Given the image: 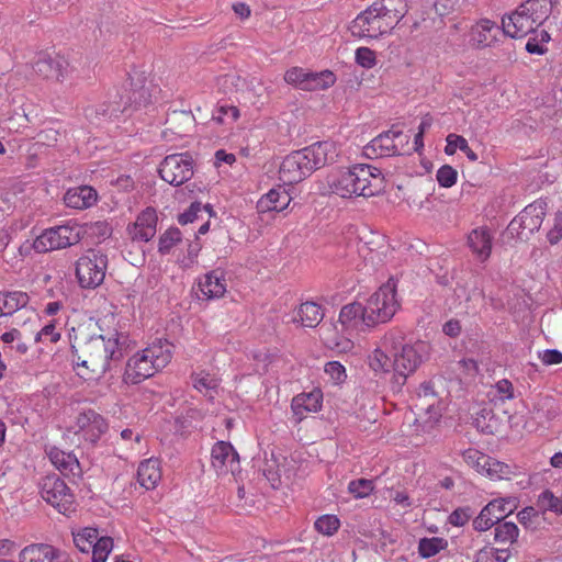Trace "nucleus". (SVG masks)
Segmentation results:
<instances>
[{
    "mask_svg": "<svg viewBox=\"0 0 562 562\" xmlns=\"http://www.w3.org/2000/svg\"><path fill=\"white\" fill-rule=\"evenodd\" d=\"M385 187L382 171L368 164H356L330 170L319 182V193L341 199L371 198Z\"/></svg>",
    "mask_w": 562,
    "mask_h": 562,
    "instance_id": "f257e3e1",
    "label": "nucleus"
},
{
    "mask_svg": "<svg viewBox=\"0 0 562 562\" xmlns=\"http://www.w3.org/2000/svg\"><path fill=\"white\" fill-rule=\"evenodd\" d=\"M338 148L334 142H317L303 149L292 151L282 160L279 179L283 184H295L325 165L335 162Z\"/></svg>",
    "mask_w": 562,
    "mask_h": 562,
    "instance_id": "f03ea898",
    "label": "nucleus"
},
{
    "mask_svg": "<svg viewBox=\"0 0 562 562\" xmlns=\"http://www.w3.org/2000/svg\"><path fill=\"white\" fill-rule=\"evenodd\" d=\"M552 12L550 0H526L510 14L503 16V32L512 38L533 33Z\"/></svg>",
    "mask_w": 562,
    "mask_h": 562,
    "instance_id": "7ed1b4c3",
    "label": "nucleus"
},
{
    "mask_svg": "<svg viewBox=\"0 0 562 562\" xmlns=\"http://www.w3.org/2000/svg\"><path fill=\"white\" fill-rule=\"evenodd\" d=\"M366 326L374 327L392 319L400 307L396 282L389 279L367 301Z\"/></svg>",
    "mask_w": 562,
    "mask_h": 562,
    "instance_id": "20e7f679",
    "label": "nucleus"
},
{
    "mask_svg": "<svg viewBox=\"0 0 562 562\" xmlns=\"http://www.w3.org/2000/svg\"><path fill=\"white\" fill-rule=\"evenodd\" d=\"M368 361L370 368L376 373L394 372L398 386L405 383L406 378L420 363L418 353H370Z\"/></svg>",
    "mask_w": 562,
    "mask_h": 562,
    "instance_id": "39448f33",
    "label": "nucleus"
},
{
    "mask_svg": "<svg viewBox=\"0 0 562 562\" xmlns=\"http://www.w3.org/2000/svg\"><path fill=\"white\" fill-rule=\"evenodd\" d=\"M396 24L371 4L360 12L351 22L350 32L359 38L379 40L391 33Z\"/></svg>",
    "mask_w": 562,
    "mask_h": 562,
    "instance_id": "423d86ee",
    "label": "nucleus"
},
{
    "mask_svg": "<svg viewBox=\"0 0 562 562\" xmlns=\"http://www.w3.org/2000/svg\"><path fill=\"white\" fill-rule=\"evenodd\" d=\"M171 360V353H134L126 363L123 381L138 384L165 368Z\"/></svg>",
    "mask_w": 562,
    "mask_h": 562,
    "instance_id": "0eeeda50",
    "label": "nucleus"
},
{
    "mask_svg": "<svg viewBox=\"0 0 562 562\" xmlns=\"http://www.w3.org/2000/svg\"><path fill=\"white\" fill-rule=\"evenodd\" d=\"M106 257L94 250L87 251L76 265V277L83 289L98 288L105 278Z\"/></svg>",
    "mask_w": 562,
    "mask_h": 562,
    "instance_id": "6e6552de",
    "label": "nucleus"
},
{
    "mask_svg": "<svg viewBox=\"0 0 562 562\" xmlns=\"http://www.w3.org/2000/svg\"><path fill=\"white\" fill-rule=\"evenodd\" d=\"M194 161L189 153L171 154L164 158L158 168L160 178L175 187L193 177Z\"/></svg>",
    "mask_w": 562,
    "mask_h": 562,
    "instance_id": "1a4fd4ad",
    "label": "nucleus"
},
{
    "mask_svg": "<svg viewBox=\"0 0 562 562\" xmlns=\"http://www.w3.org/2000/svg\"><path fill=\"white\" fill-rule=\"evenodd\" d=\"M548 204L544 200H536L528 204L509 224L512 233H516L520 239L528 238L538 232L546 217Z\"/></svg>",
    "mask_w": 562,
    "mask_h": 562,
    "instance_id": "9d476101",
    "label": "nucleus"
},
{
    "mask_svg": "<svg viewBox=\"0 0 562 562\" xmlns=\"http://www.w3.org/2000/svg\"><path fill=\"white\" fill-rule=\"evenodd\" d=\"M323 346L331 351H351L361 348V337L336 323H324L318 330Z\"/></svg>",
    "mask_w": 562,
    "mask_h": 562,
    "instance_id": "9b49d317",
    "label": "nucleus"
},
{
    "mask_svg": "<svg viewBox=\"0 0 562 562\" xmlns=\"http://www.w3.org/2000/svg\"><path fill=\"white\" fill-rule=\"evenodd\" d=\"M507 36L495 21L483 18L469 30V45L474 49H486L498 45Z\"/></svg>",
    "mask_w": 562,
    "mask_h": 562,
    "instance_id": "f8f14e48",
    "label": "nucleus"
},
{
    "mask_svg": "<svg viewBox=\"0 0 562 562\" xmlns=\"http://www.w3.org/2000/svg\"><path fill=\"white\" fill-rule=\"evenodd\" d=\"M109 425L103 416L89 409L76 417L72 431L79 440L95 443L106 431Z\"/></svg>",
    "mask_w": 562,
    "mask_h": 562,
    "instance_id": "ddd939ff",
    "label": "nucleus"
},
{
    "mask_svg": "<svg viewBox=\"0 0 562 562\" xmlns=\"http://www.w3.org/2000/svg\"><path fill=\"white\" fill-rule=\"evenodd\" d=\"M43 499L59 514L68 516L70 509V490L65 480L56 475H47L42 484Z\"/></svg>",
    "mask_w": 562,
    "mask_h": 562,
    "instance_id": "4468645a",
    "label": "nucleus"
},
{
    "mask_svg": "<svg viewBox=\"0 0 562 562\" xmlns=\"http://www.w3.org/2000/svg\"><path fill=\"white\" fill-rule=\"evenodd\" d=\"M211 465L217 475H235L239 471V456L228 441H217L211 450Z\"/></svg>",
    "mask_w": 562,
    "mask_h": 562,
    "instance_id": "2eb2a0df",
    "label": "nucleus"
},
{
    "mask_svg": "<svg viewBox=\"0 0 562 562\" xmlns=\"http://www.w3.org/2000/svg\"><path fill=\"white\" fill-rule=\"evenodd\" d=\"M157 222L156 210L148 206L136 216L134 223L127 226V235L133 241L147 243L156 235Z\"/></svg>",
    "mask_w": 562,
    "mask_h": 562,
    "instance_id": "dca6fc26",
    "label": "nucleus"
},
{
    "mask_svg": "<svg viewBox=\"0 0 562 562\" xmlns=\"http://www.w3.org/2000/svg\"><path fill=\"white\" fill-rule=\"evenodd\" d=\"M32 246L37 252H47L70 246V226L59 225L45 229L35 238Z\"/></svg>",
    "mask_w": 562,
    "mask_h": 562,
    "instance_id": "f3484780",
    "label": "nucleus"
},
{
    "mask_svg": "<svg viewBox=\"0 0 562 562\" xmlns=\"http://www.w3.org/2000/svg\"><path fill=\"white\" fill-rule=\"evenodd\" d=\"M68 555L47 543H32L19 553V562H67Z\"/></svg>",
    "mask_w": 562,
    "mask_h": 562,
    "instance_id": "a211bd4d",
    "label": "nucleus"
},
{
    "mask_svg": "<svg viewBox=\"0 0 562 562\" xmlns=\"http://www.w3.org/2000/svg\"><path fill=\"white\" fill-rule=\"evenodd\" d=\"M198 288L200 299L209 301L223 297L227 291L225 271L217 268L204 273L198 279Z\"/></svg>",
    "mask_w": 562,
    "mask_h": 562,
    "instance_id": "6ab92c4d",
    "label": "nucleus"
},
{
    "mask_svg": "<svg viewBox=\"0 0 562 562\" xmlns=\"http://www.w3.org/2000/svg\"><path fill=\"white\" fill-rule=\"evenodd\" d=\"M323 405V392L314 389L295 395L291 401V411L296 423H301L311 413H317Z\"/></svg>",
    "mask_w": 562,
    "mask_h": 562,
    "instance_id": "aec40b11",
    "label": "nucleus"
},
{
    "mask_svg": "<svg viewBox=\"0 0 562 562\" xmlns=\"http://www.w3.org/2000/svg\"><path fill=\"white\" fill-rule=\"evenodd\" d=\"M292 201L290 193L278 186L262 194L256 203L258 214L281 213L286 210Z\"/></svg>",
    "mask_w": 562,
    "mask_h": 562,
    "instance_id": "412c9836",
    "label": "nucleus"
},
{
    "mask_svg": "<svg viewBox=\"0 0 562 562\" xmlns=\"http://www.w3.org/2000/svg\"><path fill=\"white\" fill-rule=\"evenodd\" d=\"M468 245L479 260L485 261L492 252L493 236L487 227H476L468 235Z\"/></svg>",
    "mask_w": 562,
    "mask_h": 562,
    "instance_id": "4be33fe9",
    "label": "nucleus"
},
{
    "mask_svg": "<svg viewBox=\"0 0 562 562\" xmlns=\"http://www.w3.org/2000/svg\"><path fill=\"white\" fill-rule=\"evenodd\" d=\"M162 477L160 461L156 458L143 460L137 468V482L147 491L155 490Z\"/></svg>",
    "mask_w": 562,
    "mask_h": 562,
    "instance_id": "5701e85b",
    "label": "nucleus"
},
{
    "mask_svg": "<svg viewBox=\"0 0 562 562\" xmlns=\"http://www.w3.org/2000/svg\"><path fill=\"white\" fill-rule=\"evenodd\" d=\"M324 318L322 306L315 302H304L293 311L292 321L302 327L315 328Z\"/></svg>",
    "mask_w": 562,
    "mask_h": 562,
    "instance_id": "b1692460",
    "label": "nucleus"
},
{
    "mask_svg": "<svg viewBox=\"0 0 562 562\" xmlns=\"http://www.w3.org/2000/svg\"><path fill=\"white\" fill-rule=\"evenodd\" d=\"M367 306L360 303H351L342 306L339 313L338 324L347 328L352 334H358L357 328L360 324L366 325Z\"/></svg>",
    "mask_w": 562,
    "mask_h": 562,
    "instance_id": "393cba45",
    "label": "nucleus"
},
{
    "mask_svg": "<svg viewBox=\"0 0 562 562\" xmlns=\"http://www.w3.org/2000/svg\"><path fill=\"white\" fill-rule=\"evenodd\" d=\"M406 340L405 334L402 329L392 328L389 330L382 341V347L392 351H424L426 345L424 341H417L415 346H411Z\"/></svg>",
    "mask_w": 562,
    "mask_h": 562,
    "instance_id": "a878e982",
    "label": "nucleus"
},
{
    "mask_svg": "<svg viewBox=\"0 0 562 562\" xmlns=\"http://www.w3.org/2000/svg\"><path fill=\"white\" fill-rule=\"evenodd\" d=\"M400 136V133L394 131H387L381 133L374 137L370 144L366 147V153L369 156L370 151L375 156H390L396 153L397 148L395 145V138Z\"/></svg>",
    "mask_w": 562,
    "mask_h": 562,
    "instance_id": "bb28decb",
    "label": "nucleus"
},
{
    "mask_svg": "<svg viewBox=\"0 0 562 562\" xmlns=\"http://www.w3.org/2000/svg\"><path fill=\"white\" fill-rule=\"evenodd\" d=\"M112 227L106 221L85 224L76 232L78 240L88 239L91 244H100L110 237Z\"/></svg>",
    "mask_w": 562,
    "mask_h": 562,
    "instance_id": "cd10ccee",
    "label": "nucleus"
},
{
    "mask_svg": "<svg viewBox=\"0 0 562 562\" xmlns=\"http://www.w3.org/2000/svg\"><path fill=\"white\" fill-rule=\"evenodd\" d=\"M372 4L376 5L383 15L387 16L396 25L402 21L408 11L406 0H376Z\"/></svg>",
    "mask_w": 562,
    "mask_h": 562,
    "instance_id": "c85d7f7f",
    "label": "nucleus"
},
{
    "mask_svg": "<svg viewBox=\"0 0 562 562\" xmlns=\"http://www.w3.org/2000/svg\"><path fill=\"white\" fill-rule=\"evenodd\" d=\"M517 473L518 468L516 465L498 461L488 456V463L484 476L493 481L510 480L513 476L517 475Z\"/></svg>",
    "mask_w": 562,
    "mask_h": 562,
    "instance_id": "c756f323",
    "label": "nucleus"
},
{
    "mask_svg": "<svg viewBox=\"0 0 562 562\" xmlns=\"http://www.w3.org/2000/svg\"><path fill=\"white\" fill-rule=\"evenodd\" d=\"M519 528L512 521H499L494 528V541L499 546L509 547L517 542Z\"/></svg>",
    "mask_w": 562,
    "mask_h": 562,
    "instance_id": "7c9ffc66",
    "label": "nucleus"
},
{
    "mask_svg": "<svg viewBox=\"0 0 562 562\" xmlns=\"http://www.w3.org/2000/svg\"><path fill=\"white\" fill-rule=\"evenodd\" d=\"M0 296L4 316L25 307L30 301L29 294L23 291L0 292Z\"/></svg>",
    "mask_w": 562,
    "mask_h": 562,
    "instance_id": "2f4dec72",
    "label": "nucleus"
},
{
    "mask_svg": "<svg viewBox=\"0 0 562 562\" xmlns=\"http://www.w3.org/2000/svg\"><path fill=\"white\" fill-rule=\"evenodd\" d=\"M336 80V75L329 69L318 72L310 71L307 82L304 85V91L326 90L333 87Z\"/></svg>",
    "mask_w": 562,
    "mask_h": 562,
    "instance_id": "473e14b6",
    "label": "nucleus"
},
{
    "mask_svg": "<svg viewBox=\"0 0 562 562\" xmlns=\"http://www.w3.org/2000/svg\"><path fill=\"white\" fill-rule=\"evenodd\" d=\"M97 190L90 186H80L72 191V209L86 210L98 202Z\"/></svg>",
    "mask_w": 562,
    "mask_h": 562,
    "instance_id": "72a5a7b5",
    "label": "nucleus"
},
{
    "mask_svg": "<svg viewBox=\"0 0 562 562\" xmlns=\"http://www.w3.org/2000/svg\"><path fill=\"white\" fill-rule=\"evenodd\" d=\"M487 396L495 405L504 404L515 397L513 383L507 379H502L491 386Z\"/></svg>",
    "mask_w": 562,
    "mask_h": 562,
    "instance_id": "f704fd0d",
    "label": "nucleus"
},
{
    "mask_svg": "<svg viewBox=\"0 0 562 562\" xmlns=\"http://www.w3.org/2000/svg\"><path fill=\"white\" fill-rule=\"evenodd\" d=\"M519 505V501L515 496H506L492 499L487 503V506L492 509L496 517H499V521L513 514Z\"/></svg>",
    "mask_w": 562,
    "mask_h": 562,
    "instance_id": "c9c22d12",
    "label": "nucleus"
},
{
    "mask_svg": "<svg viewBox=\"0 0 562 562\" xmlns=\"http://www.w3.org/2000/svg\"><path fill=\"white\" fill-rule=\"evenodd\" d=\"M192 381L194 389L210 397L213 396L212 392H214L218 386V379L205 371L193 373Z\"/></svg>",
    "mask_w": 562,
    "mask_h": 562,
    "instance_id": "e433bc0d",
    "label": "nucleus"
},
{
    "mask_svg": "<svg viewBox=\"0 0 562 562\" xmlns=\"http://www.w3.org/2000/svg\"><path fill=\"white\" fill-rule=\"evenodd\" d=\"M447 546L448 541L440 537L422 538L418 542V553L428 559L445 550Z\"/></svg>",
    "mask_w": 562,
    "mask_h": 562,
    "instance_id": "4c0bfd02",
    "label": "nucleus"
},
{
    "mask_svg": "<svg viewBox=\"0 0 562 562\" xmlns=\"http://www.w3.org/2000/svg\"><path fill=\"white\" fill-rule=\"evenodd\" d=\"M108 361L109 357H105L104 363L99 366L88 359H82L81 362H78L76 366V374L83 381L95 380L103 371V367Z\"/></svg>",
    "mask_w": 562,
    "mask_h": 562,
    "instance_id": "58836bf2",
    "label": "nucleus"
},
{
    "mask_svg": "<svg viewBox=\"0 0 562 562\" xmlns=\"http://www.w3.org/2000/svg\"><path fill=\"white\" fill-rule=\"evenodd\" d=\"M499 522V517H496L487 504L481 509L479 515L473 519L472 526L475 531L483 532L490 530L493 526Z\"/></svg>",
    "mask_w": 562,
    "mask_h": 562,
    "instance_id": "ea45409f",
    "label": "nucleus"
},
{
    "mask_svg": "<svg viewBox=\"0 0 562 562\" xmlns=\"http://www.w3.org/2000/svg\"><path fill=\"white\" fill-rule=\"evenodd\" d=\"M99 538L95 528H85L76 537L72 536V541L81 552L88 553Z\"/></svg>",
    "mask_w": 562,
    "mask_h": 562,
    "instance_id": "a19ab883",
    "label": "nucleus"
},
{
    "mask_svg": "<svg viewBox=\"0 0 562 562\" xmlns=\"http://www.w3.org/2000/svg\"><path fill=\"white\" fill-rule=\"evenodd\" d=\"M509 557L507 548H484L477 552L474 562H506Z\"/></svg>",
    "mask_w": 562,
    "mask_h": 562,
    "instance_id": "79ce46f5",
    "label": "nucleus"
},
{
    "mask_svg": "<svg viewBox=\"0 0 562 562\" xmlns=\"http://www.w3.org/2000/svg\"><path fill=\"white\" fill-rule=\"evenodd\" d=\"M182 236L179 228L171 227L167 229L159 238L158 251L161 255L169 254L170 250L181 241Z\"/></svg>",
    "mask_w": 562,
    "mask_h": 562,
    "instance_id": "37998d69",
    "label": "nucleus"
},
{
    "mask_svg": "<svg viewBox=\"0 0 562 562\" xmlns=\"http://www.w3.org/2000/svg\"><path fill=\"white\" fill-rule=\"evenodd\" d=\"M112 550L113 539L111 537H100L91 549L92 562H106Z\"/></svg>",
    "mask_w": 562,
    "mask_h": 562,
    "instance_id": "c03bdc74",
    "label": "nucleus"
},
{
    "mask_svg": "<svg viewBox=\"0 0 562 562\" xmlns=\"http://www.w3.org/2000/svg\"><path fill=\"white\" fill-rule=\"evenodd\" d=\"M314 527L319 533L331 536L339 529L340 520L336 515L326 514L316 519Z\"/></svg>",
    "mask_w": 562,
    "mask_h": 562,
    "instance_id": "a18cd8bd",
    "label": "nucleus"
},
{
    "mask_svg": "<svg viewBox=\"0 0 562 562\" xmlns=\"http://www.w3.org/2000/svg\"><path fill=\"white\" fill-rule=\"evenodd\" d=\"M310 71L302 67H291L284 72V81L288 85L294 86L301 90H304V85L307 82Z\"/></svg>",
    "mask_w": 562,
    "mask_h": 562,
    "instance_id": "49530a36",
    "label": "nucleus"
},
{
    "mask_svg": "<svg viewBox=\"0 0 562 562\" xmlns=\"http://www.w3.org/2000/svg\"><path fill=\"white\" fill-rule=\"evenodd\" d=\"M355 61L364 69H372L378 64L376 53L367 46L358 47L355 52Z\"/></svg>",
    "mask_w": 562,
    "mask_h": 562,
    "instance_id": "de8ad7c7",
    "label": "nucleus"
},
{
    "mask_svg": "<svg viewBox=\"0 0 562 562\" xmlns=\"http://www.w3.org/2000/svg\"><path fill=\"white\" fill-rule=\"evenodd\" d=\"M373 490V482L367 479L353 480L348 484V492L352 494L355 498H364L369 496Z\"/></svg>",
    "mask_w": 562,
    "mask_h": 562,
    "instance_id": "09e8293b",
    "label": "nucleus"
},
{
    "mask_svg": "<svg viewBox=\"0 0 562 562\" xmlns=\"http://www.w3.org/2000/svg\"><path fill=\"white\" fill-rule=\"evenodd\" d=\"M518 521L526 528L536 530L540 525V515L533 507H526L517 514Z\"/></svg>",
    "mask_w": 562,
    "mask_h": 562,
    "instance_id": "8fccbe9b",
    "label": "nucleus"
},
{
    "mask_svg": "<svg viewBox=\"0 0 562 562\" xmlns=\"http://www.w3.org/2000/svg\"><path fill=\"white\" fill-rule=\"evenodd\" d=\"M48 458L52 464L58 469L64 475L67 476V471L69 470V458L70 454H67L65 451L53 447L48 451Z\"/></svg>",
    "mask_w": 562,
    "mask_h": 562,
    "instance_id": "3c124183",
    "label": "nucleus"
},
{
    "mask_svg": "<svg viewBox=\"0 0 562 562\" xmlns=\"http://www.w3.org/2000/svg\"><path fill=\"white\" fill-rule=\"evenodd\" d=\"M436 179L440 187L451 188L457 182L458 172L453 167L443 165L438 169Z\"/></svg>",
    "mask_w": 562,
    "mask_h": 562,
    "instance_id": "603ef678",
    "label": "nucleus"
},
{
    "mask_svg": "<svg viewBox=\"0 0 562 562\" xmlns=\"http://www.w3.org/2000/svg\"><path fill=\"white\" fill-rule=\"evenodd\" d=\"M216 115L213 116L220 124L226 123L227 120L236 122L240 117V111L237 106L232 104H222L217 108Z\"/></svg>",
    "mask_w": 562,
    "mask_h": 562,
    "instance_id": "864d4df0",
    "label": "nucleus"
},
{
    "mask_svg": "<svg viewBox=\"0 0 562 562\" xmlns=\"http://www.w3.org/2000/svg\"><path fill=\"white\" fill-rule=\"evenodd\" d=\"M547 240L552 246L562 240V211L554 213L552 224L547 232Z\"/></svg>",
    "mask_w": 562,
    "mask_h": 562,
    "instance_id": "5fc2aeb1",
    "label": "nucleus"
},
{
    "mask_svg": "<svg viewBox=\"0 0 562 562\" xmlns=\"http://www.w3.org/2000/svg\"><path fill=\"white\" fill-rule=\"evenodd\" d=\"M539 504L546 510L562 514V498L554 496L551 491H544L539 496Z\"/></svg>",
    "mask_w": 562,
    "mask_h": 562,
    "instance_id": "6e6d98bb",
    "label": "nucleus"
},
{
    "mask_svg": "<svg viewBox=\"0 0 562 562\" xmlns=\"http://www.w3.org/2000/svg\"><path fill=\"white\" fill-rule=\"evenodd\" d=\"M33 69L36 74L44 78H50L57 76L58 70L55 66V63L50 59L40 58L33 66Z\"/></svg>",
    "mask_w": 562,
    "mask_h": 562,
    "instance_id": "4d7b16f0",
    "label": "nucleus"
},
{
    "mask_svg": "<svg viewBox=\"0 0 562 562\" xmlns=\"http://www.w3.org/2000/svg\"><path fill=\"white\" fill-rule=\"evenodd\" d=\"M472 517V509L467 507H459L454 509L449 516V522L456 527L464 526Z\"/></svg>",
    "mask_w": 562,
    "mask_h": 562,
    "instance_id": "13d9d810",
    "label": "nucleus"
},
{
    "mask_svg": "<svg viewBox=\"0 0 562 562\" xmlns=\"http://www.w3.org/2000/svg\"><path fill=\"white\" fill-rule=\"evenodd\" d=\"M60 339V333L56 330L54 324L45 325L35 336V340L40 342H57Z\"/></svg>",
    "mask_w": 562,
    "mask_h": 562,
    "instance_id": "bf43d9fd",
    "label": "nucleus"
},
{
    "mask_svg": "<svg viewBox=\"0 0 562 562\" xmlns=\"http://www.w3.org/2000/svg\"><path fill=\"white\" fill-rule=\"evenodd\" d=\"M1 341L8 348H13L12 344H16L18 351H26V346L21 344V333L18 329H11L7 333H3L0 336Z\"/></svg>",
    "mask_w": 562,
    "mask_h": 562,
    "instance_id": "052dcab7",
    "label": "nucleus"
},
{
    "mask_svg": "<svg viewBox=\"0 0 562 562\" xmlns=\"http://www.w3.org/2000/svg\"><path fill=\"white\" fill-rule=\"evenodd\" d=\"M458 366L462 373L468 378L475 376L480 372L477 361L472 358L460 359L458 361Z\"/></svg>",
    "mask_w": 562,
    "mask_h": 562,
    "instance_id": "680f3d73",
    "label": "nucleus"
},
{
    "mask_svg": "<svg viewBox=\"0 0 562 562\" xmlns=\"http://www.w3.org/2000/svg\"><path fill=\"white\" fill-rule=\"evenodd\" d=\"M446 142H447V144L445 147V153L449 156L454 155L457 149L461 150L460 142H462L463 144H468V140L463 136L454 134V133H450L446 137Z\"/></svg>",
    "mask_w": 562,
    "mask_h": 562,
    "instance_id": "e2e57ef3",
    "label": "nucleus"
},
{
    "mask_svg": "<svg viewBox=\"0 0 562 562\" xmlns=\"http://www.w3.org/2000/svg\"><path fill=\"white\" fill-rule=\"evenodd\" d=\"M72 333L75 334L74 338L76 341H79V342L91 341L94 344V346H93L94 348H99L100 344L104 345V338L101 335L97 336V337L89 338L83 328V325L78 326L77 329L75 327H72Z\"/></svg>",
    "mask_w": 562,
    "mask_h": 562,
    "instance_id": "0e129e2a",
    "label": "nucleus"
},
{
    "mask_svg": "<svg viewBox=\"0 0 562 562\" xmlns=\"http://www.w3.org/2000/svg\"><path fill=\"white\" fill-rule=\"evenodd\" d=\"M325 372L330 375L335 382H341L345 379V368L338 361L328 362L325 366Z\"/></svg>",
    "mask_w": 562,
    "mask_h": 562,
    "instance_id": "69168bd1",
    "label": "nucleus"
},
{
    "mask_svg": "<svg viewBox=\"0 0 562 562\" xmlns=\"http://www.w3.org/2000/svg\"><path fill=\"white\" fill-rule=\"evenodd\" d=\"M462 457H463V460L464 462L469 465V467H473L479 460H482V461H488V456L474 449V448H469L467 450H464L462 452Z\"/></svg>",
    "mask_w": 562,
    "mask_h": 562,
    "instance_id": "338daca9",
    "label": "nucleus"
},
{
    "mask_svg": "<svg viewBox=\"0 0 562 562\" xmlns=\"http://www.w3.org/2000/svg\"><path fill=\"white\" fill-rule=\"evenodd\" d=\"M201 210L202 205L200 203H192L190 209L179 216V223L187 224L193 222Z\"/></svg>",
    "mask_w": 562,
    "mask_h": 562,
    "instance_id": "774afa93",
    "label": "nucleus"
}]
</instances>
